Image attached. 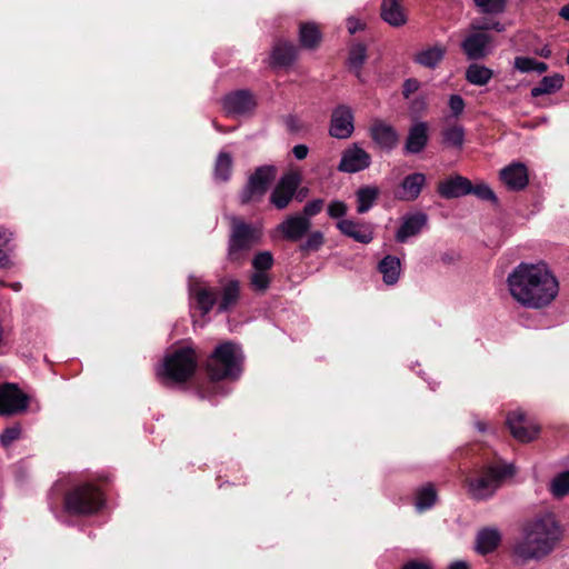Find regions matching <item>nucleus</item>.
<instances>
[{"instance_id": "6e6d98bb", "label": "nucleus", "mask_w": 569, "mask_h": 569, "mask_svg": "<svg viewBox=\"0 0 569 569\" xmlns=\"http://www.w3.org/2000/svg\"><path fill=\"white\" fill-rule=\"evenodd\" d=\"M347 28L351 34H355L357 31L362 30L365 28V23H362L358 19L349 18L347 21Z\"/></svg>"}, {"instance_id": "4d7b16f0", "label": "nucleus", "mask_w": 569, "mask_h": 569, "mask_svg": "<svg viewBox=\"0 0 569 569\" xmlns=\"http://www.w3.org/2000/svg\"><path fill=\"white\" fill-rule=\"evenodd\" d=\"M309 148L306 144H297L292 148V153L298 160L307 158Z\"/></svg>"}, {"instance_id": "f704fd0d", "label": "nucleus", "mask_w": 569, "mask_h": 569, "mask_svg": "<svg viewBox=\"0 0 569 569\" xmlns=\"http://www.w3.org/2000/svg\"><path fill=\"white\" fill-rule=\"evenodd\" d=\"M437 501V491L432 483H428L416 491L415 506L418 511H426L435 506Z\"/></svg>"}, {"instance_id": "c03bdc74", "label": "nucleus", "mask_w": 569, "mask_h": 569, "mask_svg": "<svg viewBox=\"0 0 569 569\" xmlns=\"http://www.w3.org/2000/svg\"><path fill=\"white\" fill-rule=\"evenodd\" d=\"M274 263L273 256L270 251H259L252 259V267L257 271H269Z\"/></svg>"}, {"instance_id": "c85d7f7f", "label": "nucleus", "mask_w": 569, "mask_h": 569, "mask_svg": "<svg viewBox=\"0 0 569 569\" xmlns=\"http://www.w3.org/2000/svg\"><path fill=\"white\" fill-rule=\"evenodd\" d=\"M501 541V535L497 529L483 528L476 538V550L480 555H488L495 551Z\"/></svg>"}, {"instance_id": "c756f323", "label": "nucleus", "mask_w": 569, "mask_h": 569, "mask_svg": "<svg viewBox=\"0 0 569 569\" xmlns=\"http://www.w3.org/2000/svg\"><path fill=\"white\" fill-rule=\"evenodd\" d=\"M565 82V77L560 73L543 77L537 86H535L530 94L532 98H538L545 94H552L559 91Z\"/></svg>"}, {"instance_id": "8fccbe9b", "label": "nucleus", "mask_w": 569, "mask_h": 569, "mask_svg": "<svg viewBox=\"0 0 569 569\" xmlns=\"http://www.w3.org/2000/svg\"><path fill=\"white\" fill-rule=\"evenodd\" d=\"M284 124L290 133H299L305 129L303 122L295 114H288L284 118Z\"/></svg>"}, {"instance_id": "79ce46f5", "label": "nucleus", "mask_w": 569, "mask_h": 569, "mask_svg": "<svg viewBox=\"0 0 569 569\" xmlns=\"http://www.w3.org/2000/svg\"><path fill=\"white\" fill-rule=\"evenodd\" d=\"M470 194L476 196L478 199L483 201H490L492 203H498V198L493 190L485 182H480L477 184H472L470 187Z\"/></svg>"}, {"instance_id": "a878e982", "label": "nucleus", "mask_w": 569, "mask_h": 569, "mask_svg": "<svg viewBox=\"0 0 569 569\" xmlns=\"http://www.w3.org/2000/svg\"><path fill=\"white\" fill-rule=\"evenodd\" d=\"M380 16L383 21L396 28L406 24L408 20L400 0H382Z\"/></svg>"}, {"instance_id": "2eb2a0df", "label": "nucleus", "mask_w": 569, "mask_h": 569, "mask_svg": "<svg viewBox=\"0 0 569 569\" xmlns=\"http://www.w3.org/2000/svg\"><path fill=\"white\" fill-rule=\"evenodd\" d=\"M353 130V114L351 109L343 104L338 106L331 114L330 136L337 139H347L352 134Z\"/></svg>"}, {"instance_id": "6ab92c4d", "label": "nucleus", "mask_w": 569, "mask_h": 569, "mask_svg": "<svg viewBox=\"0 0 569 569\" xmlns=\"http://www.w3.org/2000/svg\"><path fill=\"white\" fill-rule=\"evenodd\" d=\"M429 141V124L418 121L410 126L405 142V152L417 154L425 150Z\"/></svg>"}, {"instance_id": "13d9d810", "label": "nucleus", "mask_w": 569, "mask_h": 569, "mask_svg": "<svg viewBox=\"0 0 569 569\" xmlns=\"http://www.w3.org/2000/svg\"><path fill=\"white\" fill-rule=\"evenodd\" d=\"M11 251H8L7 249L0 248V267L8 269L12 267V261L9 257V253Z\"/></svg>"}, {"instance_id": "09e8293b", "label": "nucleus", "mask_w": 569, "mask_h": 569, "mask_svg": "<svg viewBox=\"0 0 569 569\" xmlns=\"http://www.w3.org/2000/svg\"><path fill=\"white\" fill-rule=\"evenodd\" d=\"M535 58L519 56L515 58V69L520 72H530L535 70Z\"/></svg>"}, {"instance_id": "5701e85b", "label": "nucleus", "mask_w": 569, "mask_h": 569, "mask_svg": "<svg viewBox=\"0 0 569 569\" xmlns=\"http://www.w3.org/2000/svg\"><path fill=\"white\" fill-rule=\"evenodd\" d=\"M298 57V48L295 43L287 40H278L272 47L270 54V66L272 68L290 67Z\"/></svg>"}, {"instance_id": "052dcab7", "label": "nucleus", "mask_w": 569, "mask_h": 569, "mask_svg": "<svg viewBox=\"0 0 569 569\" xmlns=\"http://www.w3.org/2000/svg\"><path fill=\"white\" fill-rule=\"evenodd\" d=\"M547 70H548V64L546 62L536 60L533 71L538 72L539 74H542Z\"/></svg>"}, {"instance_id": "aec40b11", "label": "nucleus", "mask_w": 569, "mask_h": 569, "mask_svg": "<svg viewBox=\"0 0 569 569\" xmlns=\"http://www.w3.org/2000/svg\"><path fill=\"white\" fill-rule=\"evenodd\" d=\"M500 179L509 190H523L529 183L528 169L521 162H513L500 171Z\"/></svg>"}, {"instance_id": "0e129e2a", "label": "nucleus", "mask_w": 569, "mask_h": 569, "mask_svg": "<svg viewBox=\"0 0 569 569\" xmlns=\"http://www.w3.org/2000/svg\"><path fill=\"white\" fill-rule=\"evenodd\" d=\"M198 392H199L200 398H202V399L208 397V391L207 390L199 389Z\"/></svg>"}, {"instance_id": "864d4df0", "label": "nucleus", "mask_w": 569, "mask_h": 569, "mask_svg": "<svg viewBox=\"0 0 569 569\" xmlns=\"http://www.w3.org/2000/svg\"><path fill=\"white\" fill-rule=\"evenodd\" d=\"M13 233L7 229H0V248L7 249L8 251L13 250L11 244Z\"/></svg>"}, {"instance_id": "bb28decb", "label": "nucleus", "mask_w": 569, "mask_h": 569, "mask_svg": "<svg viewBox=\"0 0 569 569\" xmlns=\"http://www.w3.org/2000/svg\"><path fill=\"white\" fill-rule=\"evenodd\" d=\"M447 53V49L442 44H435L432 47H428L413 56V62L428 68L436 69L445 59Z\"/></svg>"}, {"instance_id": "4c0bfd02", "label": "nucleus", "mask_w": 569, "mask_h": 569, "mask_svg": "<svg viewBox=\"0 0 569 569\" xmlns=\"http://www.w3.org/2000/svg\"><path fill=\"white\" fill-rule=\"evenodd\" d=\"M550 491L557 498L569 493V470L560 472L552 479Z\"/></svg>"}, {"instance_id": "f8f14e48", "label": "nucleus", "mask_w": 569, "mask_h": 569, "mask_svg": "<svg viewBox=\"0 0 569 569\" xmlns=\"http://www.w3.org/2000/svg\"><path fill=\"white\" fill-rule=\"evenodd\" d=\"M493 37L487 32L469 31L460 43L462 53L470 61L486 59L492 51Z\"/></svg>"}, {"instance_id": "338daca9", "label": "nucleus", "mask_w": 569, "mask_h": 569, "mask_svg": "<svg viewBox=\"0 0 569 569\" xmlns=\"http://www.w3.org/2000/svg\"><path fill=\"white\" fill-rule=\"evenodd\" d=\"M295 197H297L298 201H302L303 197H305V191L301 190L298 194H296Z\"/></svg>"}, {"instance_id": "ddd939ff", "label": "nucleus", "mask_w": 569, "mask_h": 569, "mask_svg": "<svg viewBox=\"0 0 569 569\" xmlns=\"http://www.w3.org/2000/svg\"><path fill=\"white\" fill-rule=\"evenodd\" d=\"M506 423L512 437L520 442L535 440L540 431V428L530 422L526 413L519 410L510 411L507 416Z\"/></svg>"}, {"instance_id": "e433bc0d", "label": "nucleus", "mask_w": 569, "mask_h": 569, "mask_svg": "<svg viewBox=\"0 0 569 569\" xmlns=\"http://www.w3.org/2000/svg\"><path fill=\"white\" fill-rule=\"evenodd\" d=\"M367 59V47L359 42L353 44L349 51L350 69L355 71L357 77H360L361 68Z\"/></svg>"}, {"instance_id": "bf43d9fd", "label": "nucleus", "mask_w": 569, "mask_h": 569, "mask_svg": "<svg viewBox=\"0 0 569 569\" xmlns=\"http://www.w3.org/2000/svg\"><path fill=\"white\" fill-rule=\"evenodd\" d=\"M440 259L445 264H450L458 259V254L455 251H448L445 252Z\"/></svg>"}, {"instance_id": "6e6552de", "label": "nucleus", "mask_w": 569, "mask_h": 569, "mask_svg": "<svg viewBox=\"0 0 569 569\" xmlns=\"http://www.w3.org/2000/svg\"><path fill=\"white\" fill-rule=\"evenodd\" d=\"M513 475L511 466L485 465L466 478L469 495L477 500L491 497L500 482Z\"/></svg>"}, {"instance_id": "423d86ee", "label": "nucleus", "mask_w": 569, "mask_h": 569, "mask_svg": "<svg viewBox=\"0 0 569 569\" xmlns=\"http://www.w3.org/2000/svg\"><path fill=\"white\" fill-rule=\"evenodd\" d=\"M197 367L194 349L183 346L166 355L157 373L163 385L184 383L193 377Z\"/></svg>"}, {"instance_id": "2f4dec72", "label": "nucleus", "mask_w": 569, "mask_h": 569, "mask_svg": "<svg viewBox=\"0 0 569 569\" xmlns=\"http://www.w3.org/2000/svg\"><path fill=\"white\" fill-rule=\"evenodd\" d=\"M378 270L382 273L385 283L392 286L399 280L400 259L388 254L379 262Z\"/></svg>"}, {"instance_id": "4468645a", "label": "nucleus", "mask_w": 569, "mask_h": 569, "mask_svg": "<svg viewBox=\"0 0 569 569\" xmlns=\"http://www.w3.org/2000/svg\"><path fill=\"white\" fill-rule=\"evenodd\" d=\"M371 156L356 143L343 150L338 170L346 173H356L369 168Z\"/></svg>"}, {"instance_id": "603ef678", "label": "nucleus", "mask_w": 569, "mask_h": 569, "mask_svg": "<svg viewBox=\"0 0 569 569\" xmlns=\"http://www.w3.org/2000/svg\"><path fill=\"white\" fill-rule=\"evenodd\" d=\"M420 88V82L416 78H409L405 80L402 84V96L405 99H408L412 93L418 91Z\"/></svg>"}, {"instance_id": "e2e57ef3", "label": "nucleus", "mask_w": 569, "mask_h": 569, "mask_svg": "<svg viewBox=\"0 0 569 569\" xmlns=\"http://www.w3.org/2000/svg\"><path fill=\"white\" fill-rule=\"evenodd\" d=\"M559 16H560L562 19H565V20L569 21V3H568V4H566V6H563V7L560 9V11H559Z\"/></svg>"}, {"instance_id": "7ed1b4c3", "label": "nucleus", "mask_w": 569, "mask_h": 569, "mask_svg": "<svg viewBox=\"0 0 569 569\" xmlns=\"http://www.w3.org/2000/svg\"><path fill=\"white\" fill-rule=\"evenodd\" d=\"M243 359L241 349L233 341L216 346L204 365L210 388L216 389V383L223 380H238L243 371Z\"/></svg>"}, {"instance_id": "ea45409f", "label": "nucleus", "mask_w": 569, "mask_h": 569, "mask_svg": "<svg viewBox=\"0 0 569 569\" xmlns=\"http://www.w3.org/2000/svg\"><path fill=\"white\" fill-rule=\"evenodd\" d=\"M470 29L487 33L490 30H495L496 32H503L505 26L499 21H493L490 18L483 17L480 19L472 20V22L470 23Z\"/></svg>"}, {"instance_id": "de8ad7c7", "label": "nucleus", "mask_w": 569, "mask_h": 569, "mask_svg": "<svg viewBox=\"0 0 569 569\" xmlns=\"http://www.w3.org/2000/svg\"><path fill=\"white\" fill-rule=\"evenodd\" d=\"M325 200L323 199H315L306 203L302 210V217H307L309 220L311 217L317 216L323 209Z\"/></svg>"}, {"instance_id": "58836bf2", "label": "nucleus", "mask_w": 569, "mask_h": 569, "mask_svg": "<svg viewBox=\"0 0 569 569\" xmlns=\"http://www.w3.org/2000/svg\"><path fill=\"white\" fill-rule=\"evenodd\" d=\"M480 12L486 14H498L506 10L507 0H473Z\"/></svg>"}, {"instance_id": "9b49d317", "label": "nucleus", "mask_w": 569, "mask_h": 569, "mask_svg": "<svg viewBox=\"0 0 569 569\" xmlns=\"http://www.w3.org/2000/svg\"><path fill=\"white\" fill-rule=\"evenodd\" d=\"M301 184V174L296 171L284 173L270 193L269 201L278 210L288 208Z\"/></svg>"}, {"instance_id": "72a5a7b5", "label": "nucleus", "mask_w": 569, "mask_h": 569, "mask_svg": "<svg viewBox=\"0 0 569 569\" xmlns=\"http://www.w3.org/2000/svg\"><path fill=\"white\" fill-rule=\"evenodd\" d=\"M493 71L486 66L471 63L466 69L465 78L466 80L475 86H486L492 79Z\"/></svg>"}, {"instance_id": "473e14b6", "label": "nucleus", "mask_w": 569, "mask_h": 569, "mask_svg": "<svg viewBox=\"0 0 569 569\" xmlns=\"http://www.w3.org/2000/svg\"><path fill=\"white\" fill-rule=\"evenodd\" d=\"M233 171V158L230 152H219L213 168V178L220 182H227L231 179Z\"/></svg>"}, {"instance_id": "b1692460", "label": "nucleus", "mask_w": 569, "mask_h": 569, "mask_svg": "<svg viewBox=\"0 0 569 569\" xmlns=\"http://www.w3.org/2000/svg\"><path fill=\"white\" fill-rule=\"evenodd\" d=\"M427 223L428 216L425 212L419 211L405 216L401 226L396 232V240L405 243L410 237L419 234Z\"/></svg>"}, {"instance_id": "393cba45", "label": "nucleus", "mask_w": 569, "mask_h": 569, "mask_svg": "<svg viewBox=\"0 0 569 569\" xmlns=\"http://www.w3.org/2000/svg\"><path fill=\"white\" fill-rule=\"evenodd\" d=\"M371 139L385 150H392L396 148L399 136L396 129L382 121H377L370 127Z\"/></svg>"}, {"instance_id": "9d476101", "label": "nucleus", "mask_w": 569, "mask_h": 569, "mask_svg": "<svg viewBox=\"0 0 569 569\" xmlns=\"http://www.w3.org/2000/svg\"><path fill=\"white\" fill-rule=\"evenodd\" d=\"M30 400V396L23 392L18 385L0 383V416L13 417L24 413L29 408Z\"/></svg>"}, {"instance_id": "412c9836", "label": "nucleus", "mask_w": 569, "mask_h": 569, "mask_svg": "<svg viewBox=\"0 0 569 569\" xmlns=\"http://www.w3.org/2000/svg\"><path fill=\"white\" fill-rule=\"evenodd\" d=\"M471 181L460 174L439 181L437 191L443 199H455L470 194Z\"/></svg>"}, {"instance_id": "a211bd4d", "label": "nucleus", "mask_w": 569, "mask_h": 569, "mask_svg": "<svg viewBox=\"0 0 569 569\" xmlns=\"http://www.w3.org/2000/svg\"><path fill=\"white\" fill-rule=\"evenodd\" d=\"M310 227L311 221L307 217L292 214L284 219L277 229L286 240L297 242L307 234Z\"/></svg>"}, {"instance_id": "dca6fc26", "label": "nucleus", "mask_w": 569, "mask_h": 569, "mask_svg": "<svg viewBox=\"0 0 569 569\" xmlns=\"http://www.w3.org/2000/svg\"><path fill=\"white\" fill-rule=\"evenodd\" d=\"M427 178L421 172H413L406 176L393 191L397 200L411 202L419 198Z\"/></svg>"}, {"instance_id": "37998d69", "label": "nucleus", "mask_w": 569, "mask_h": 569, "mask_svg": "<svg viewBox=\"0 0 569 569\" xmlns=\"http://www.w3.org/2000/svg\"><path fill=\"white\" fill-rule=\"evenodd\" d=\"M271 283V277L267 271H257L250 277V286L257 292H266Z\"/></svg>"}, {"instance_id": "69168bd1", "label": "nucleus", "mask_w": 569, "mask_h": 569, "mask_svg": "<svg viewBox=\"0 0 569 569\" xmlns=\"http://www.w3.org/2000/svg\"><path fill=\"white\" fill-rule=\"evenodd\" d=\"M12 289L16 290V291H19L21 289V283L20 282H14L11 284Z\"/></svg>"}, {"instance_id": "f257e3e1", "label": "nucleus", "mask_w": 569, "mask_h": 569, "mask_svg": "<svg viewBox=\"0 0 569 569\" xmlns=\"http://www.w3.org/2000/svg\"><path fill=\"white\" fill-rule=\"evenodd\" d=\"M507 282L512 298L528 308L548 306L559 291L558 280L543 264L521 262L508 276Z\"/></svg>"}, {"instance_id": "39448f33", "label": "nucleus", "mask_w": 569, "mask_h": 569, "mask_svg": "<svg viewBox=\"0 0 569 569\" xmlns=\"http://www.w3.org/2000/svg\"><path fill=\"white\" fill-rule=\"evenodd\" d=\"M262 231L242 218L232 217L228 236L227 261L233 266H242L250 251L261 242Z\"/></svg>"}, {"instance_id": "cd10ccee", "label": "nucleus", "mask_w": 569, "mask_h": 569, "mask_svg": "<svg viewBox=\"0 0 569 569\" xmlns=\"http://www.w3.org/2000/svg\"><path fill=\"white\" fill-rule=\"evenodd\" d=\"M299 43L307 50H316L322 41V32L316 22L299 23Z\"/></svg>"}, {"instance_id": "4be33fe9", "label": "nucleus", "mask_w": 569, "mask_h": 569, "mask_svg": "<svg viewBox=\"0 0 569 569\" xmlns=\"http://www.w3.org/2000/svg\"><path fill=\"white\" fill-rule=\"evenodd\" d=\"M336 227L343 236L349 237L357 242L368 244L373 240V232L370 223L342 219L337 222Z\"/></svg>"}, {"instance_id": "774afa93", "label": "nucleus", "mask_w": 569, "mask_h": 569, "mask_svg": "<svg viewBox=\"0 0 569 569\" xmlns=\"http://www.w3.org/2000/svg\"><path fill=\"white\" fill-rule=\"evenodd\" d=\"M477 426H478L479 430H481V431L485 430L486 425L483 422H478Z\"/></svg>"}, {"instance_id": "1a4fd4ad", "label": "nucleus", "mask_w": 569, "mask_h": 569, "mask_svg": "<svg viewBox=\"0 0 569 569\" xmlns=\"http://www.w3.org/2000/svg\"><path fill=\"white\" fill-rule=\"evenodd\" d=\"M276 177L277 169L274 166L264 164L257 167L239 192L240 203L247 206L252 202H260Z\"/></svg>"}, {"instance_id": "49530a36", "label": "nucleus", "mask_w": 569, "mask_h": 569, "mask_svg": "<svg viewBox=\"0 0 569 569\" xmlns=\"http://www.w3.org/2000/svg\"><path fill=\"white\" fill-rule=\"evenodd\" d=\"M348 206L341 200H333L328 204L327 212L331 219H340L347 214Z\"/></svg>"}, {"instance_id": "0eeeda50", "label": "nucleus", "mask_w": 569, "mask_h": 569, "mask_svg": "<svg viewBox=\"0 0 569 569\" xmlns=\"http://www.w3.org/2000/svg\"><path fill=\"white\" fill-rule=\"evenodd\" d=\"M197 306L203 316L208 315L217 305L219 313L229 312L239 302L240 281L230 279L222 286L221 291L213 287H199L192 290Z\"/></svg>"}, {"instance_id": "3c124183", "label": "nucleus", "mask_w": 569, "mask_h": 569, "mask_svg": "<svg viewBox=\"0 0 569 569\" xmlns=\"http://www.w3.org/2000/svg\"><path fill=\"white\" fill-rule=\"evenodd\" d=\"M465 100L459 94H452L449 99V108L455 117H459L465 109Z\"/></svg>"}, {"instance_id": "680f3d73", "label": "nucleus", "mask_w": 569, "mask_h": 569, "mask_svg": "<svg viewBox=\"0 0 569 569\" xmlns=\"http://www.w3.org/2000/svg\"><path fill=\"white\" fill-rule=\"evenodd\" d=\"M449 569H469V566L465 561H456L449 567Z\"/></svg>"}, {"instance_id": "20e7f679", "label": "nucleus", "mask_w": 569, "mask_h": 569, "mask_svg": "<svg viewBox=\"0 0 569 569\" xmlns=\"http://www.w3.org/2000/svg\"><path fill=\"white\" fill-rule=\"evenodd\" d=\"M106 493L96 483L84 481L71 486L63 496V508L70 516L89 517L106 506Z\"/></svg>"}, {"instance_id": "7c9ffc66", "label": "nucleus", "mask_w": 569, "mask_h": 569, "mask_svg": "<svg viewBox=\"0 0 569 569\" xmlns=\"http://www.w3.org/2000/svg\"><path fill=\"white\" fill-rule=\"evenodd\" d=\"M380 191L375 186H363L356 191L357 212L362 214L368 212L377 202Z\"/></svg>"}, {"instance_id": "c9c22d12", "label": "nucleus", "mask_w": 569, "mask_h": 569, "mask_svg": "<svg viewBox=\"0 0 569 569\" xmlns=\"http://www.w3.org/2000/svg\"><path fill=\"white\" fill-rule=\"evenodd\" d=\"M442 143L448 147L461 148L465 142V129L460 124H449L441 131Z\"/></svg>"}, {"instance_id": "5fc2aeb1", "label": "nucleus", "mask_w": 569, "mask_h": 569, "mask_svg": "<svg viewBox=\"0 0 569 569\" xmlns=\"http://www.w3.org/2000/svg\"><path fill=\"white\" fill-rule=\"evenodd\" d=\"M401 569H432V567L427 562L413 559V560L407 561L401 567Z\"/></svg>"}, {"instance_id": "f03ea898", "label": "nucleus", "mask_w": 569, "mask_h": 569, "mask_svg": "<svg viewBox=\"0 0 569 569\" xmlns=\"http://www.w3.org/2000/svg\"><path fill=\"white\" fill-rule=\"evenodd\" d=\"M562 538V529L551 513L527 521L522 527V536L513 545V555L526 563L541 560L550 555Z\"/></svg>"}, {"instance_id": "a19ab883", "label": "nucleus", "mask_w": 569, "mask_h": 569, "mask_svg": "<svg viewBox=\"0 0 569 569\" xmlns=\"http://www.w3.org/2000/svg\"><path fill=\"white\" fill-rule=\"evenodd\" d=\"M325 243V237L321 231H312L305 242L300 244V251L305 253L318 251Z\"/></svg>"}, {"instance_id": "a18cd8bd", "label": "nucleus", "mask_w": 569, "mask_h": 569, "mask_svg": "<svg viewBox=\"0 0 569 569\" xmlns=\"http://www.w3.org/2000/svg\"><path fill=\"white\" fill-rule=\"evenodd\" d=\"M21 426L19 423H14L10 427H7L2 433L0 435V443L3 448L10 447L14 441H17L21 437Z\"/></svg>"}, {"instance_id": "f3484780", "label": "nucleus", "mask_w": 569, "mask_h": 569, "mask_svg": "<svg viewBox=\"0 0 569 569\" xmlns=\"http://www.w3.org/2000/svg\"><path fill=\"white\" fill-rule=\"evenodd\" d=\"M257 106L254 97L248 90L241 89L227 94L223 99V109L232 114H246Z\"/></svg>"}]
</instances>
